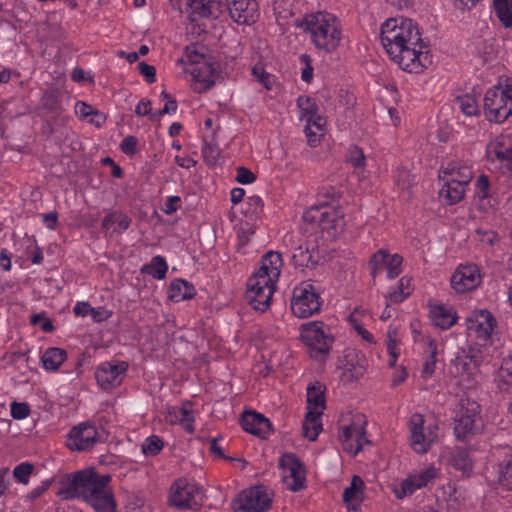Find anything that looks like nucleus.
<instances>
[{
	"mask_svg": "<svg viewBox=\"0 0 512 512\" xmlns=\"http://www.w3.org/2000/svg\"><path fill=\"white\" fill-rule=\"evenodd\" d=\"M457 102L461 111L467 116H473L478 113V105L476 99L468 94L457 97Z\"/></svg>",
	"mask_w": 512,
	"mask_h": 512,
	"instance_id": "nucleus-49",
	"label": "nucleus"
},
{
	"mask_svg": "<svg viewBox=\"0 0 512 512\" xmlns=\"http://www.w3.org/2000/svg\"><path fill=\"white\" fill-rule=\"evenodd\" d=\"M403 263V257L399 254L391 255L387 257V261L385 263V268L387 270V277L390 279H394L400 275L402 269L401 265Z\"/></svg>",
	"mask_w": 512,
	"mask_h": 512,
	"instance_id": "nucleus-48",
	"label": "nucleus"
},
{
	"mask_svg": "<svg viewBox=\"0 0 512 512\" xmlns=\"http://www.w3.org/2000/svg\"><path fill=\"white\" fill-rule=\"evenodd\" d=\"M297 106L302 112V117L306 119L308 124H311V120L315 118L316 112H318V105L315 101L309 96H299Z\"/></svg>",
	"mask_w": 512,
	"mask_h": 512,
	"instance_id": "nucleus-44",
	"label": "nucleus"
},
{
	"mask_svg": "<svg viewBox=\"0 0 512 512\" xmlns=\"http://www.w3.org/2000/svg\"><path fill=\"white\" fill-rule=\"evenodd\" d=\"M484 109L489 121L501 123L512 114V102L505 99L502 88L489 89L484 97Z\"/></svg>",
	"mask_w": 512,
	"mask_h": 512,
	"instance_id": "nucleus-8",
	"label": "nucleus"
},
{
	"mask_svg": "<svg viewBox=\"0 0 512 512\" xmlns=\"http://www.w3.org/2000/svg\"><path fill=\"white\" fill-rule=\"evenodd\" d=\"M185 10L189 21L199 26L203 19H217L222 13V5L218 0H187Z\"/></svg>",
	"mask_w": 512,
	"mask_h": 512,
	"instance_id": "nucleus-13",
	"label": "nucleus"
},
{
	"mask_svg": "<svg viewBox=\"0 0 512 512\" xmlns=\"http://www.w3.org/2000/svg\"><path fill=\"white\" fill-rule=\"evenodd\" d=\"M272 499L264 486H255L242 491L232 501L236 512H266L271 507Z\"/></svg>",
	"mask_w": 512,
	"mask_h": 512,
	"instance_id": "nucleus-7",
	"label": "nucleus"
},
{
	"mask_svg": "<svg viewBox=\"0 0 512 512\" xmlns=\"http://www.w3.org/2000/svg\"><path fill=\"white\" fill-rule=\"evenodd\" d=\"M322 301L312 283L304 281L293 289L292 313L298 318H308L321 309Z\"/></svg>",
	"mask_w": 512,
	"mask_h": 512,
	"instance_id": "nucleus-6",
	"label": "nucleus"
},
{
	"mask_svg": "<svg viewBox=\"0 0 512 512\" xmlns=\"http://www.w3.org/2000/svg\"><path fill=\"white\" fill-rule=\"evenodd\" d=\"M240 424L246 432L261 438H267L272 432L270 420L255 411H244L240 417Z\"/></svg>",
	"mask_w": 512,
	"mask_h": 512,
	"instance_id": "nucleus-19",
	"label": "nucleus"
},
{
	"mask_svg": "<svg viewBox=\"0 0 512 512\" xmlns=\"http://www.w3.org/2000/svg\"><path fill=\"white\" fill-rule=\"evenodd\" d=\"M30 414V407L27 403L21 402L18 403L16 401L11 403V416L14 419L22 420L29 416Z\"/></svg>",
	"mask_w": 512,
	"mask_h": 512,
	"instance_id": "nucleus-57",
	"label": "nucleus"
},
{
	"mask_svg": "<svg viewBox=\"0 0 512 512\" xmlns=\"http://www.w3.org/2000/svg\"><path fill=\"white\" fill-rule=\"evenodd\" d=\"M298 26L310 33L312 43L319 50L331 53L340 45L342 37L341 24L330 13L319 12L307 15Z\"/></svg>",
	"mask_w": 512,
	"mask_h": 512,
	"instance_id": "nucleus-3",
	"label": "nucleus"
},
{
	"mask_svg": "<svg viewBox=\"0 0 512 512\" xmlns=\"http://www.w3.org/2000/svg\"><path fill=\"white\" fill-rule=\"evenodd\" d=\"M326 408L325 387L315 382L307 387V411H324Z\"/></svg>",
	"mask_w": 512,
	"mask_h": 512,
	"instance_id": "nucleus-25",
	"label": "nucleus"
},
{
	"mask_svg": "<svg viewBox=\"0 0 512 512\" xmlns=\"http://www.w3.org/2000/svg\"><path fill=\"white\" fill-rule=\"evenodd\" d=\"M452 465L455 469L462 472H468L472 470L473 462L470 457L468 449L464 447H457L452 453Z\"/></svg>",
	"mask_w": 512,
	"mask_h": 512,
	"instance_id": "nucleus-41",
	"label": "nucleus"
},
{
	"mask_svg": "<svg viewBox=\"0 0 512 512\" xmlns=\"http://www.w3.org/2000/svg\"><path fill=\"white\" fill-rule=\"evenodd\" d=\"M383 48L390 58L405 71L420 73L432 64L427 45L421 38L419 29L411 19L386 20L380 33Z\"/></svg>",
	"mask_w": 512,
	"mask_h": 512,
	"instance_id": "nucleus-1",
	"label": "nucleus"
},
{
	"mask_svg": "<svg viewBox=\"0 0 512 512\" xmlns=\"http://www.w3.org/2000/svg\"><path fill=\"white\" fill-rule=\"evenodd\" d=\"M389 256V251L386 249H380L372 254L369 259L368 266L370 268V274L373 279H375L378 275V271L385 267V263L387 261V257Z\"/></svg>",
	"mask_w": 512,
	"mask_h": 512,
	"instance_id": "nucleus-46",
	"label": "nucleus"
},
{
	"mask_svg": "<svg viewBox=\"0 0 512 512\" xmlns=\"http://www.w3.org/2000/svg\"><path fill=\"white\" fill-rule=\"evenodd\" d=\"M204 50H206L204 46L198 49L195 44H191L185 47L184 54L190 64L198 67L204 65V63H212L211 57Z\"/></svg>",
	"mask_w": 512,
	"mask_h": 512,
	"instance_id": "nucleus-42",
	"label": "nucleus"
},
{
	"mask_svg": "<svg viewBox=\"0 0 512 512\" xmlns=\"http://www.w3.org/2000/svg\"><path fill=\"white\" fill-rule=\"evenodd\" d=\"M487 157L499 161L503 167L512 173V138L500 136L487 146Z\"/></svg>",
	"mask_w": 512,
	"mask_h": 512,
	"instance_id": "nucleus-17",
	"label": "nucleus"
},
{
	"mask_svg": "<svg viewBox=\"0 0 512 512\" xmlns=\"http://www.w3.org/2000/svg\"><path fill=\"white\" fill-rule=\"evenodd\" d=\"M42 107L50 113L58 114L61 111L59 92L57 90L46 91L41 99Z\"/></svg>",
	"mask_w": 512,
	"mask_h": 512,
	"instance_id": "nucleus-47",
	"label": "nucleus"
},
{
	"mask_svg": "<svg viewBox=\"0 0 512 512\" xmlns=\"http://www.w3.org/2000/svg\"><path fill=\"white\" fill-rule=\"evenodd\" d=\"M429 316L433 324L442 330L450 328L457 320L455 313L443 305L431 306Z\"/></svg>",
	"mask_w": 512,
	"mask_h": 512,
	"instance_id": "nucleus-27",
	"label": "nucleus"
},
{
	"mask_svg": "<svg viewBox=\"0 0 512 512\" xmlns=\"http://www.w3.org/2000/svg\"><path fill=\"white\" fill-rule=\"evenodd\" d=\"M218 440L219 438H212L210 440V453L221 458V459H225L227 461H238V462H242V469L247 465V461L243 458H234V457H230V456H226L222 450V448L219 446L218 444Z\"/></svg>",
	"mask_w": 512,
	"mask_h": 512,
	"instance_id": "nucleus-55",
	"label": "nucleus"
},
{
	"mask_svg": "<svg viewBox=\"0 0 512 512\" xmlns=\"http://www.w3.org/2000/svg\"><path fill=\"white\" fill-rule=\"evenodd\" d=\"M282 264L283 260L281 253L269 251L262 257L260 267L266 268V272L269 273L272 279H276L278 281Z\"/></svg>",
	"mask_w": 512,
	"mask_h": 512,
	"instance_id": "nucleus-35",
	"label": "nucleus"
},
{
	"mask_svg": "<svg viewBox=\"0 0 512 512\" xmlns=\"http://www.w3.org/2000/svg\"><path fill=\"white\" fill-rule=\"evenodd\" d=\"M76 113L82 117L87 118L90 115H94L95 117H101V113L94 109L91 105L85 103V102H77L75 106Z\"/></svg>",
	"mask_w": 512,
	"mask_h": 512,
	"instance_id": "nucleus-62",
	"label": "nucleus"
},
{
	"mask_svg": "<svg viewBox=\"0 0 512 512\" xmlns=\"http://www.w3.org/2000/svg\"><path fill=\"white\" fill-rule=\"evenodd\" d=\"M174 491L170 496V502L177 508H187L196 510L200 506L202 500L201 489L191 483H187L186 480H177L173 487Z\"/></svg>",
	"mask_w": 512,
	"mask_h": 512,
	"instance_id": "nucleus-9",
	"label": "nucleus"
},
{
	"mask_svg": "<svg viewBox=\"0 0 512 512\" xmlns=\"http://www.w3.org/2000/svg\"><path fill=\"white\" fill-rule=\"evenodd\" d=\"M231 18L239 24L255 22L258 13V4L255 0H227Z\"/></svg>",
	"mask_w": 512,
	"mask_h": 512,
	"instance_id": "nucleus-18",
	"label": "nucleus"
},
{
	"mask_svg": "<svg viewBox=\"0 0 512 512\" xmlns=\"http://www.w3.org/2000/svg\"><path fill=\"white\" fill-rule=\"evenodd\" d=\"M344 219L342 214L338 210L333 208L325 207L324 214L319 225V228L323 231L329 230H342L344 226Z\"/></svg>",
	"mask_w": 512,
	"mask_h": 512,
	"instance_id": "nucleus-33",
	"label": "nucleus"
},
{
	"mask_svg": "<svg viewBox=\"0 0 512 512\" xmlns=\"http://www.w3.org/2000/svg\"><path fill=\"white\" fill-rule=\"evenodd\" d=\"M322 411H307L302 425L303 436L309 441H315L322 431V423L320 417Z\"/></svg>",
	"mask_w": 512,
	"mask_h": 512,
	"instance_id": "nucleus-29",
	"label": "nucleus"
},
{
	"mask_svg": "<svg viewBox=\"0 0 512 512\" xmlns=\"http://www.w3.org/2000/svg\"><path fill=\"white\" fill-rule=\"evenodd\" d=\"M138 140L135 136H127L123 139L120 147L121 150L127 155H133L136 152Z\"/></svg>",
	"mask_w": 512,
	"mask_h": 512,
	"instance_id": "nucleus-64",
	"label": "nucleus"
},
{
	"mask_svg": "<svg viewBox=\"0 0 512 512\" xmlns=\"http://www.w3.org/2000/svg\"><path fill=\"white\" fill-rule=\"evenodd\" d=\"M196 295L195 287L183 279H175L169 286V299L174 302L192 299Z\"/></svg>",
	"mask_w": 512,
	"mask_h": 512,
	"instance_id": "nucleus-28",
	"label": "nucleus"
},
{
	"mask_svg": "<svg viewBox=\"0 0 512 512\" xmlns=\"http://www.w3.org/2000/svg\"><path fill=\"white\" fill-rule=\"evenodd\" d=\"M465 186L459 183V181H452L448 178L441 188L439 195L446 200L448 205L459 203L464 198Z\"/></svg>",
	"mask_w": 512,
	"mask_h": 512,
	"instance_id": "nucleus-30",
	"label": "nucleus"
},
{
	"mask_svg": "<svg viewBox=\"0 0 512 512\" xmlns=\"http://www.w3.org/2000/svg\"><path fill=\"white\" fill-rule=\"evenodd\" d=\"M411 281L412 279L409 277H402L399 280L398 285L387 294L386 299L393 304L402 303L413 291Z\"/></svg>",
	"mask_w": 512,
	"mask_h": 512,
	"instance_id": "nucleus-34",
	"label": "nucleus"
},
{
	"mask_svg": "<svg viewBox=\"0 0 512 512\" xmlns=\"http://www.w3.org/2000/svg\"><path fill=\"white\" fill-rule=\"evenodd\" d=\"M110 481L109 474L100 475L94 468H86L65 475L61 480L64 487L57 494L63 499H82L96 512H117Z\"/></svg>",
	"mask_w": 512,
	"mask_h": 512,
	"instance_id": "nucleus-2",
	"label": "nucleus"
},
{
	"mask_svg": "<svg viewBox=\"0 0 512 512\" xmlns=\"http://www.w3.org/2000/svg\"><path fill=\"white\" fill-rule=\"evenodd\" d=\"M131 222H132V219L128 215L124 214L121 211H118L117 212V221H116L117 228H115L113 230V232H115L117 234H122L125 230H127L129 228Z\"/></svg>",
	"mask_w": 512,
	"mask_h": 512,
	"instance_id": "nucleus-63",
	"label": "nucleus"
},
{
	"mask_svg": "<svg viewBox=\"0 0 512 512\" xmlns=\"http://www.w3.org/2000/svg\"><path fill=\"white\" fill-rule=\"evenodd\" d=\"M292 262L296 268H314L319 262L318 250L310 249L307 243L300 244L292 254Z\"/></svg>",
	"mask_w": 512,
	"mask_h": 512,
	"instance_id": "nucleus-22",
	"label": "nucleus"
},
{
	"mask_svg": "<svg viewBox=\"0 0 512 512\" xmlns=\"http://www.w3.org/2000/svg\"><path fill=\"white\" fill-rule=\"evenodd\" d=\"M363 424L351 423L344 426L339 433V440L344 445V450L356 455L362 450L364 444H370L366 437V431Z\"/></svg>",
	"mask_w": 512,
	"mask_h": 512,
	"instance_id": "nucleus-15",
	"label": "nucleus"
},
{
	"mask_svg": "<svg viewBox=\"0 0 512 512\" xmlns=\"http://www.w3.org/2000/svg\"><path fill=\"white\" fill-rule=\"evenodd\" d=\"M100 441L101 436L97 428L88 422H83L71 429L67 446L70 450L86 451Z\"/></svg>",
	"mask_w": 512,
	"mask_h": 512,
	"instance_id": "nucleus-12",
	"label": "nucleus"
},
{
	"mask_svg": "<svg viewBox=\"0 0 512 512\" xmlns=\"http://www.w3.org/2000/svg\"><path fill=\"white\" fill-rule=\"evenodd\" d=\"M273 292L272 288L266 290L257 287L253 290L247 289L245 297L254 310L264 313L270 306Z\"/></svg>",
	"mask_w": 512,
	"mask_h": 512,
	"instance_id": "nucleus-24",
	"label": "nucleus"
},
{
	"mask_svg": "<svg viewBox=\"0 0 512 512\" xmlns=\"http://www.w3.org/2000/svg\"><path fill=\"white\" fill-rule=\"evenodd\" d=\"M163 441L158 436L152 435L148 437L142 444V452L145 455L154 456L157 455L163 448Z\"/></svg>",
	"mask_w": 512,
	"mask_h": 512,
	"instance_id": "nucleus-50",
	"label": "nucleus"
},
{
	"mask_svg": "<svg viewBox=\"0 0 512 512\" xmlns=\"http://www.w3.org/2000/svg\"><path fill=\"white\" fill-rule=\"evenodd\" d=\"M470 325L468 329L471 330L474 324H478V326H483L485 324V337H490L494 327H496V319L492 315V313L488 310H481L476 316L475 319H469Z\"/></svg>",
	"mask_w": 512,
	"mask_h": 512,
	"instance_id": "nucleus-43",
	"label": "nucleus"
},
{
	"mask_svg": "<svg viewBox=\"0 0 512 512\" xmlns=\"http://www.w3.org/2000/svg\"><path fill=\"white\" fill-rule=\"evenodd\" d=\"M67 358L64 349L58 347L48 348L41 357V362L46 370L56 371Z\"/></svg>",
	"mask_w": 512,
	"mask_h": 512,
	"instance_id": "nucleus-31",
	"label": "nucleus"
},
{
	"mask_svg": "<svg viewBox=\"0 0 512 512\" xmlns=\"http://www.w3.org/2000/svg\"><path fill=\"white\" fill-rule=\"evenodd\" d=\"M202 155L207 165L214 166L220 155L217 145L205 143L202 148Z\"/></svg>",
	"mask_w": 512,
	"mask_h": 512,
	"instance_id": "nucleus-54",
	"label": "nucleus"
},
{
	"mask_svg": "<svg viewBox=\"0 0 512 512\" xmlns=\"http://www.w3.org/2000/svg\"><path fill=\"white\" fill-rule=\"evenodd\" d=\"M324 210L325 207H311L309 210L304 212L303 219L305 222L315 224L317 227H319L324 214Z\"/></svg>",
	"mask_w": 512,
	"mask_h": 512,
	"instance_id": "nucleus-56",
	"label": "nucleus"
},
{
	"mask_svg": "<svg viewBox=\"0 0 512 512\" xmlns=\"http://www.w3.org/2000/svg\"><path fill=\"white\" fill-rule=\"evenodd\" d=\"M217 74L213 63H204L202 66L194 67L191 75L194 80L193 90L197 93H204L215 84Z\"/></svg>",
	"mask_w": 512,
	"mask_h": 512,
	"instance_id": "nucleus-21",
	"label": "nucleus"
},
{
	"mask_svg": "<svg viewBox=\"0 0 512 512\" xmlns=\"http://www.w3.org/2000/svg\"><path fill=\"white\" fill-rule=\"evenodd\" d=\"M498 387L504 392H510L512 389V357L503 359L498 370Z\"/></svg>",
	"mask_w": 512,
	"mask_h": 512,
	"instance_id": "nucleus-36",
	"label": "nucleus"
},
{
	"mask_svg": "<svg viewBox=\"0 0 512 512\" xmlns=\"http://www.w3.org/2000/svg\"><path fill=\"white\" fill-rule=\"evenodd\" d=\"M281 468L289 471V476L293 479L288 485V489L293 492L301 491L305 488V467L300 459L293 453L284 454L279 461Z\"/></svg>",
	"mask_w": 512,
	"mask_h": 512,
	"instance_id": "nucleus-16",
	"label": "nucleus"
},
{
	"mask_svg": "<svg viewBox=\"0 0 512 512\" xmlns=\"http://www.w3.org/2000/svg\"><path fill=\"white\" fill-rule=\"evenodd\" d=\"M483 362V355L480 346H468L462 348L451 360L450 373L468 382L467 387H473L476 377L480 373L479 367Z\"/></svg>",
	"mask_w": 512,
	"mask_h": 512,
	"instance_id": "nucleus-4",
	"label": "nucleus"
},
{
	"mask_svg": "<svg viewBox=\"0 0 512 512\" xmlns=\"http://www.w3.org/2000/svg\"><path fill=\"white\" fill-rule=\"evenodd\" d=\"M498 482L507 491L512 490V455L500 464Z\"/></svg>",
	"mask_w": 512,
	"mask_h": 512,
	"instance_id": "nucleus-45",
	"label": "nucleus"
},
{
	"mask_svg": "<svg viewBox=\"0 0 512 512\" xmlns=\"http://www.w3.org/2000/svg\"><path fill=\"white\" fill-rule=\"evenodd\" d=\"M438 477V470L430 466L419 474L411 475L401 484V489L395 490V495L401 499L407 495L413 494L417 489L427 486L429 482Z\"/></svg>",
	"mask_w": 512,
	"mask_h": 512,
	"instance_id": "nucleus-20",
	"label": "nucleus"
},
{
	"mask_svg": "<svg viewBox=\"0 0 512 512\" xmlns=\"http://www.w3.org/2000/svg\"><path fill=\"white\" fill-rule=\"evenodd\" d=\"M493 7L501 24L512 29V0H493Z\"/></svg>",
	"mask_w": 512,
	"mask_h": 512,
	"instance_id": "nucleus-37",
	"label": "nucleus"
},
{
	"mask_svg": "<svg viewBox=\"0 0 512 512\" xmlns=\"http://www.w3.org/2000/svg\"><path fill=\"white\" fill-rule=\"evenodd\" d=\"M252 74L266 89L270 90L272 88L274 83L273 76L265 71L261 63H257L252 68Z\"/></svg>",
	"mask_w": 512,
	"mask_h": 512,
	"instance_id": "nucleus-52",
	"label": "nucleus"
},
{
	"mask_svg": "<svg viewBox=\"0 0 512 512\" xmlns=\"http://www.w3.org/2000/svg\"><path fill=\"white\" fill-rule=\"evenodd\" d=\"M128 370L125 361H106L100 364L95 371L97 384L104 390H110L122 383Z\"/></svg>",
	"mask_w": 512,
	"mask_h": 512,
	"instance_id": "nucleus-10",
	"label": "nucleus"
},
{
	"mask_svg": "<svg viewBox=\"0 0 512 512\" xmlns=\"http://www.w3.org/2000/svg\"><path fill=\"white\" fill-rule=\"evenodd\" d=\"M137 69L145 77L147 83L152 84L156 81V69L154 66L142 61L138 64Z\"/></svg>",
	"mask_w": 512,
	"mask_h": 512,
	"instance_id": "nucleus-59",
	"label": "nucleus"
},
{
	"mask_svg": "<svg viewBox=\"0 0 512 512\" xmlns=\"http://www.w3.org/2000/svg\"><path fill=\"white\" fill-rule=\"evenodd\" d=\"M33 469V464L23 462L14 468L13 476L19 483L27 484L29 482V477L31 476Z\"/></svg>",
	"mask_w": 512,
	"mask_h": 512,
	"instance_id": "nucleus-51",
	"label": "nucleus"
},
{
	"mask_svg": "<svg viewBox=\"0 0 512 512\" xmlns=\"http://www.w3.org/2000/svg\"><path fill=\"white\" fill-rule=\"evenodd\" d=\"M167 269L168 266L164 257L157 255L152 258L149 264H146L141 268V273L149 274L153 276V278L161 280L165 278Z\"/></svg>",
	"mask_w": 512,
	"mask_h": 512,
	"instance_id": "nucleus-39",
	"label": "nucleus"
},
{
	"mask_svg": "<svg viewBox=\"0 0 512 512\" xmlns=\"http://www.w3.org/2000/svg\"><path fill=\"white\" fill-rule=\"evenodd\" d=\"M480 283V270L476 264L460 265L451 277V286L457 293L472 291Z\"/></svg>",
	"mask_w": 512,
	"mask_h": 512,
	"instance_id": "nucleus-14",
	"label": "nucleus"
},
{
	"mask_svg": "<svg viewBox=\"0 0 512 512\" xmlns=\"http://www.w3.org/2000/svg\"><path fill=\"white\" fill-rule=\"evenodd\" d=\"M365 155L361 148L358 146H351L347 154V162L354 168H362L365 166Z\"/></svg>",
	"mask_w": 512,
	"mask_h": 512,
	"instance_id": "nucleus-53",
	"label": "nucleus"
},
{
	"mask_svg": "<svg viewBox=\"0 0 512 512\" xmlns=\"http://www.w3.org/2000/svg\"><path fill=\"white\" fill-rule=\"evenodd\" d=\"M323 322L312 321L301 325V340L309 348L310 356L325 361L334 342V337L323 329Z\"/></svg>",
	"mask_w": 512,
	"mask_h": 512,
	"instance_id": "nucleus-5",
	"label": "nucleus"
},
{
	"mask_svg": "<svg viewBox=\"0 0 512 512\" xmlns=\"http://www.w3.org/2000/svg\"><path fill=\"white\" fill-rule=\"evenodd\" d=\"M236 171V181L240 184H251L256 180V175L244 166L237 167Z\"/></svg>",
	"mask_w": 512,
	"mask_h": 512,
	"instance_id": "nucleus-60",
	"label": "nucleus"
},
{
	"mask_svg": "<svg viewBox=\"0 0 512 512\" xmlns=\"http://www.w3.org/2000/svg\"><path fill=\"white\" fill-rule=\"evenodd\" d=\"M436 355H437V348L434 346L430 352V355L426 359V361L423 364L422 374L425 377H430L434 371L436 366Z\"/></svg>",
	"mask_w": 512,
	"mask_h": 512,
	"instance_id": "nucleus-61",
	"label": "nucleus"
},
{
	"mask_svg": "<svg viewBox=\"0 0 512 512\" xmlns=\"http://www.w3.org/2000/svg\"><path fill=\"white\" fill-rule=\"evenodd\" d=\"M276 279H272L268 272H266V268L260 267L257 272H255L247 282V289L253 290L254 288L260 287L261 289L269 290L272 288V291L276 289Z\"/></svg>",
	"mask_w": 512,
	"mask_h": 512,
	"instance_id": "nucleus-32",
	"label": "nucleus"
},
{
	"mask_svg": "<svg viewBox=\"0 0 512 512\" xmlns=\"http://www.w3.org/2000/svg\"><path fill=\"white\" fill-rule=\"evenodd\" d=\"M363 487L364 482L362 478L357 475L353 476L350 486L344 489L343 501L346 504H350L352 502H361L363 498Z\"/></svg>",
	"mask_w": 512,
	"mask_h": 512,
	"instance_id": "nucleus-38",
	"label": "nucleus"
},
{
	"mask_svg": "<svg viewBox=\"0 0 512 512\" xmlns=\"http://www.w3.org/2000/svg\"><path fill=\"white\" fill-rule=\"evenodd\" d=\"M459 411L456 415L468 417V419H474L478 422L480 420L481 406L469 397H461L459 400Z\"/></svg>",
	"mask_w": 512,
	"mask_h": 512,
	"instance_id": "nucleus-40",
	"label": "nucleus"
},
{
	"mask_svg": "<svg viewBox=\"0 0 512 512\" xmlns=\"http://www.w3.org/2000/svg\"><path fill=\"white\" fill-rule=\"evenodd\" d=\"M481 427L474 419L456 415L454 418V435L457 440L469 441L474 435L478 434Z\"/></svg>",
	"mask_w": 512,
	"mask_h": 512,
	"instance_id": "nucleus-23",
	"label": "nucleus"
},
{
	"mask_svg": "<svg viewBox=\"0 0 512 512\" xmlns=\"http://www.w3.org/2000/svg\"><path fill=\"white\" fill-rule=\"evenodd\" d=\"M490 183L486 175H480L476 180V195L480 199L489 197Z\"/></svg>",
	"mask_w": 512,
	"mask_h": 512,
	"instance_id": "nucleus-58",
	"label": "nucleus"
},
{
	"mask_svg": "<svg viewBox=\"0 0 512 512\" xmlns=\"http://www.w3.org/2000/svg\"><path fill=\"white\" fill-rule=\"evenodd\" d=\"M424 423V417L420 413H414L409 420L410 445L418 454L426 453L437 439V434L430 427L425 434Z\"/></svg>",
	"mask_w": 512,
	"mask_h": 512,
	"instance_id": "nucleus-11",
	"label": "nucleus"
},
{
	"mask_svg": "<svg viewBox=\"0 0 512 512\" xmlns=\"http://www.w3.org/2000/svg\"><path fill=\"white\" fill-rule=\"evenodd\" d=\"M439 177L443 180L450 177L452 181L468 185L472 179V171L468 166H461L458 163H449L446 167L441 168Z\"/></svg>",
	"mask_w": 512,
	"mask_h": 512,
	"instance_id": "nucleus-26",
	"label": "nucleus"
}]
</instances>
